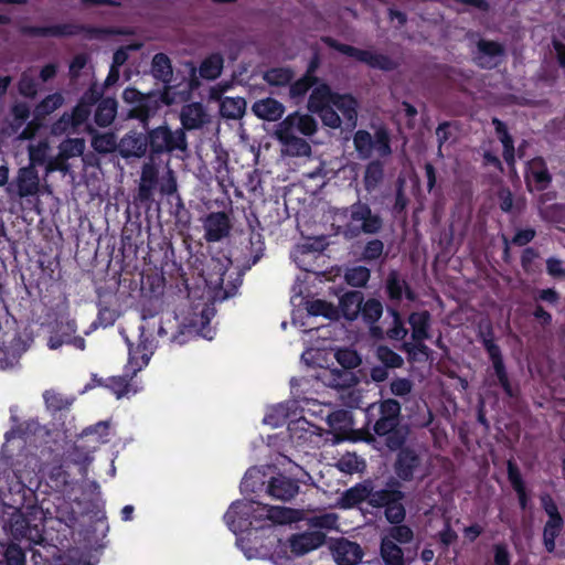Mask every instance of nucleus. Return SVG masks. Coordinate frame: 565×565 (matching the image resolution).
Here are the masks:
<instances>
[{"label":"nucleus","mask_w":565,"mask_h":565,"mask_svg":"<svg viewBox=\"0 0 565 565\" xmlns=\"http://www.w3.org/2000/svg\"><path fill=\"white\" fill-rule=\"evenodd\" d=\"M493 125L495 126V130L499 134L500 140L503 145V157L509 164H513L514 162V148L513 141L509 134L505 130L503 122L498 119H493Z\"/></svg>","instance_id":"obj_45"},{"label":"nucleus","mask_w":565,"mask_h":565,"mask_svg":"<svg viewBox=\"0 0 565 565\" xmlns=\"http://www.w3.org/2000/svg\"><path fill=\"white\" fill-rule=\"evenodd\" d=\"M331 429L339 433H345L352 428V418L349 411L339 409L332 412L327 417Z\"/></svg>","instance_id":"obj_40"},{"label":"nucleus","mask_w":565,"mask_h":565,"mask_svg":"<svg viewBox=\"0 0 565 565\" xmlns=\"http://www.w3.org/2000/svg\"><path fill=\"white\" fill-rule=\"evenodd\" d=\"M254 504L252 509L253 525L262 527V524H257L262 521H270L273 523L284 524L295 522L300 519L298 511H295L285 507L267 505L259 502L250 501Z\"/></svg>","instance_id":"obj_8"},{"label":"nucleus","mask_w":565,"mask_h":565,"mask_svg":"<svg viewBox=\"0 0 565 565\" xmlns=\"http://www.w3.org/2000/svg\"><path fill=\"white\" fill-rule=\"evenodd\" d=\"M525 178L531 190H543L551 180L546 168L540 159L530 162Z\"/></svg>","instance_id":"obj_28"},{"label":"nucleus","mask_w":565,"mask_h":565,"mask_svg":"<svg viewBox=\"0 0 565 565\" xmlns=\"http://www.w3.org/2000/svg\"><path fill=\"white\" fill-rule=\"evenodd\" d=\"M31 518L20 511L12 513L9 522V529L15 540H28L39 544L43 540L42 529L39 524H32Z\"/></svg>","instance_id":"obj_10"},{"label":"nucleus","mask_w":565,"mask_h":565,"mask_svg":"<svg viewBox=\"0 0 565 565\" xmlns=\"http://www.w3.org/2000/svg\"><path fill=\"white\" fill-rule=\"evenodd\" d=\"M228 88V85H215L210 89V98L221 100L220 111L221 115L228 119L241 118L246 108V102L242 97H225L222 99L223 93Z\"/></svg>","instance_id":"obj_14"},{"label":"nucleus","mask_w":565,"mask_h":565,"mask_svg":"<svg viewBox=\"0 0 565 565\" xmlns=\"http://www.w3.org/2000/svg\"><path fill=\"white\" fill-rule=\"evenodd\" d=\"M18 190L20 196L33 195L39 190V178L33 168H23L18 177Z\"/></svg>","instance_id":"obj_29"},{"label":"nucleus","mask_w":565,"mask_h":565,"mask_svg":"<svg viewBox=\"0 0 565 565\" xmlns=\"http://www.w3.org/2000/svg\"><path fill=\"white\" fill-rule=\"evenodd\" d=\"M205 238L209 242H217L230 232V221L225 213H211L204 221Z\"/></svg>","instance_id":"obj_23"},{"label":"nucleus","mask_w":565,"mask_h":565,"mask_svg":"<svg viewBox=\"0 0 565 565\" xmlns=\"http://www.w3.org/2000/svg\"><path fill=\"white\" fill-rule=\"evenodd\" d=\"M383 166L379 161L367 164L364 173V184L367 191L374 190L383 180Z\"/></svg>","instance_id":"obj_43"},{"label":"nucleus","mask_w":565,"mask_h":565,"mask_svg":"<svg viewBox=\"0 0 565 565\" xmlns=\"http://www.w3.org/2000/svg\"><path fill=\"white\" fill-rule=\"evenodd\" d=\"M213 316L214 309L207 305H203V307L200 309V312H194L193 316L190 318L189 326L193 328L201 327L203 329L204 326L210 322Z\"/></svg>","instance_id":"obj_54"},{"label":"nucleus","mask_w":565,"mask_h":565,"mask_svg":"<svg viewBox=\"0 0 565 565\" xmlns=\"http://www.w3.org/2000/svg\"><path fill=\"white\" fill-rule=\"evenodd\" d=\"M383 312L382 303L377 300L370 299L363 306L361 305V313L369 322L376 321Z\"/></svg>","instance_id":"obj_53"},{"label":"nucleus","mask_w":565,"mask_h":565,"mask_svg":"<svg viewBox=\"0 0 565 565\" xmlns=\"http://www.w3.org/2000/svg\"><path fill=\"white\" fill-rule=\"evenodd\" d=\"M363 298L360 292H348L340 299V310L344 318L354 320L361 312Z\"/></svg>","instance_id":"obj_31"},{"label":"nucleus","mask_w":565,"mask_h":565,"mask_svg":"<svg viewBox=\"0 0 565 565\" xmlns=\"http://www.w3.org/2000/svg\"><path fill=\"white\" fill-rule=\"evenodd\" d=\"M313 84H315V79L310 75H307V76L298 79L290 87V90H289L290 97L291 98L302 97L309 90V88L313 86Z\"/></svg>","instance_id":"obj_57"},{"label":"nucleus","mask_w":565,"mask_h":565,"mask_svg":"<svg viewBox=\"0 0 565 565\" xmlns=\"http://www.w3.org/2000/svg\"><path fill=\"white\" fill-rule=\"evenodd\" d=\"M393 316V327L388 330L387 334L391 339L403 340L407 335V329L404 327V323L397 311H392Z\"/></svg>","instance_id":"obj_62"},{"label":"nucleus","mask_w":565,"mask_h":565,"mask_svg":"<svg viewBox=\"0 0 565 565\" xmlns=\"http://www.w3.org/2000/svg\"><path fill=\"white\" fill-rule=\"evenodd\" d=\"M429 319L430 316L427 311L414 312L409 316L408 322L412 327V338L414 341L422 342L429 338Z\"/></svg>","instance_id":"obj_30"},{"label":"nucleus","mask_w":565,"mask_h":565,"mask_svg":"<svg viewBox=\"0 0 565 565\" xmlns=\"http://www.w3.org/2000/svg\"><path fill=\"white\" fill-rule=\"evenodd\" d=\"M487 349H488L489 355L492 360L493 367H494L495 374L498 376L499 383L502 385L504 391L509 395H511L512 393H511L510 384H509L508 376H507L504 367H503V362H502V359L500 355L499 348L493 343H487Z\"/></svg>","instance_id":"obj_34"},{"label":"nucleus","mask_w":565,"mask_h":565,"mask_svg":"<svg viewBox=\"0 0 565 565\" xmlns=\"http://www.w3.org/2000/svg\"><path fill=\"white\" fill-rule=\"evenodd\" d=\"M253 113L260 119L276 121L285 113V106L274 98H264L254 103Z\"/></svg>","instance_id":"obj_25"},{"label":"nucleus","mask_w":565,"mask_h":565,"mask_svg":"<svg viewBox=\"0 0 565 565\" xmlns=\"http://www.w3.org/2000/svg\"><path fill=\"white\" fill-rule=\"evenodd\" d=\"M370 278V270L364 266H356L345 273L348 284L354 287L364 286Z\"/></svg>","instance_id":"obj_51"},{"label":"nucleus","mask_w":565,"mask_h":565,"mask_svg":"<svg viewBox=\"0 0 565 565\" xmlns=\"http://www.w3.org/2000/svg\"><path fill=\"white\" fill-rule=\"evenodd\" d=\"M401 500L399 491L387 490L375 492L371 498L372 503L385 507V515L391 523H399L404 520L405 510Z\"/></svg>","instance_id":"obj_12"},{"label":"nucleus","mask_w":565,"mask_h":565,"mask_svg":"<svg viewBox=\"0 0 565 565\" xmlns=\"http://www.w3.org/2000/svg\"><path fill=\"white\" fill-rule=\"evenodd\" d=\"M501 55L502 47L498 43L484 40L479 41L476 58L480 66L487 68L495 66L499 63Z\"/></svg>","instance_id":"obj_27"},{"label":"nucleus","mask_w":565,"mask_h":565,"mask_svg":"<svg viewBox=\"0 0 565 565\" xmlns=\"http://www.w3.org/2000/svg\"><path fill=\"white\" fill-rule=\"evenodd\" d=\"M254 504L249 500L234 502L224 515L227 526L235 534L247 531L253 525L252 509Z\"/></svg>","instance_id":"obj_11"},{"label":"nucleus","mask_w":565,"mask_h":565,"mask_svg":"<svg viewBox=\"0 0 565 565\" xmlns=\"http://www.w3.org/2000/svg\"><path fill=\"white\" fill-rule=\"evenodd\" d=\"M76 324L74 321H67L61 324L56 334L51 335L47 345L51 350H56L63 344H71L78 350L85 349V340L82 337L75 335Z\"/></svg>","instance_id":"obj_16"},{"label":"nucleus","mask_w":565,"mask_h":565,"mask_svg":"<svg viewBox=\"0 0 565 565\" xmlns=\"http://www.w3.org/2000/svg\"><path fill=\"white\" fill-rule=\"evenodd\" d=\"M383 539H391L394 543L396 541L401 544H404L412 541L413 532L405 525L394 526L390 530L388 535L384 536Z\"/></svg>","instance_id":"obj_59"},{"label":"nucleus","mask_w":565,"mask_h":565,"mask_svg":"<svg viewBox=\"0 0 565 565\" xmlns=\"http://www.w3.org/2000/svg\"><path fill=\"white\" fill-rule=\"evenodd\" d=\"M307 313L309 317L323 316L329 319H334L339 315L333 305L320 299L307 303Z\"/></svg>","instance_id":"obj_41"},{"label":"nucleus","mask_w":565,"mask_h":565,"mask_svg":"<svg viewBox=\"0 0 565 565\" xmlns=\"http://www.w3.org/2000/svg\"><path fill=\"white\" fill-rule=\"evenodd\" d=\"M209 268L213 269V273H203L204 281L209 291L216 290L223 285L226 266L218 259H212Z\"/></svg>","instance_id":"obj_33"},{"label":"nucleus","mask_w":565,"mask_h":565,"mask_svg":"<svg viewBox=\"0 0 565 565\" xmlns=\"http://www.w3.org/2000/svg\"><path fill=\"white\" fill-rule=\"evenodd\" d=\"M223 68V58L220 54H213L206 57L199 70L201 77L206 79L216 78Z\"/></svg>","instance_id":"obj_39"},{"label":"nucleus","mask_w":565,"mask_h":565,"mask_svg":"<svg viewBox=\"0 0 565 565\" xmlns=\"http://www.w3.org/2000/svg\"><path fill=\"white\" fill-rule=\"evenodd\" d=\"M46 407L52 411H61L70 405V402L55 391H45L43 394Z\"/></svg>","instance_id":"obj_55"},{"label":"nucleus","mask_w":565,"mask_h":565,"mask_svg":"<svg viewBox=\"0 0 565 565\" xmlns=\"http://www.w3.org/2000/svg\"><path fill=\"white\" fill-rule=\"evenodd\" d=\"M147 145V138L142 134L129 132L118 143V150L124 158H140L146 153Z\"/></svg>","instance_id":"obj_24"},{"label":"nucleus","mask_w":565,"mask_h":565,"mask_svg":"<svg viewBox=\"0 0 565 565\" xmlns=\"http://www.w3.org/2000/svg\"><path fill=\"white\" fill-rule=\"evenodd\" d=\"M64 103V97L60 93H54L46 96L36 107H35V118L31 120L26 127L21 131L20 139H31L34 137L36 130L41 126L39 119L43 118L57 108H60Z\"/></svg>","instance_id":"obj_13"},{"label":"nucleus","mask_w":565,"mask_h":565,"mask_svg":"<svg viewBox=\"0 0 565 565\" xmlns=\"http://www.w3.org/2000/svg\"><path fill=\"white\" fill-rule=\"evenodd\" d=\"M324 540L326 535L322 532L308 531L291 535L288 543L290 551L299 556L320 547Z\"/></svg>","instance_id":"obj_15"},{"label":"nucleus","mask_w":565,"mask_h":565,"mask_svg":"<svg viewBox=\"0 0 565 565\" xmlns=\"http://www.w3.org/2000/svg\"><path fill=\"white\" fill-rule=\"evenodd\" d=\"M85 141L81 138L67 139L60 146V153L57 158L50 160L46 170L52 172L55 170L64 169L63 161L73 157H78L84 152Z\"/></svg>","instance_id":"obj_21"},{"label":"nucleus","mask_w":565,"mask_h":565,"mask_svg":"<svg viewBox=\"0 0 565 565\" xmlns=\"http://www.w3.org/2000/svg\"><path fill=\"white\" fill-rule=\"evenodd\" d=\"M157 178V171L154 167L150 163H147L142 167L141 178H140V191H148L154 184Z\"/></svg>","instance_id":"obj_61"},{"label":"nucleus","mask_w":565,"mask_h":565,"mask_svg":"<svg viewBox=\"0 0 565 565\" xmlns=\"http://www.w3.org/2000/svg\"><path fill=\"white\" fill-rule=\"evenodd\" d=\"M292 78V73L288 68H271L264 75V79L273 86H284Z\"/></svg>","instance_id":"obj_48"},{"label":"nucleus","mask_w":565,"mask_h":565,"mask_svg":"<svg viewBox=\"0 0 565 565\" xmlns=\"http://www.w3.org/2000/svg\"><path fill=\"white\" fill-rule=\"evenodd\" d=\"M308 523L311 527L333 530L337 529L338 515L332 512L313 515L311 518H308Z\"/></svg>","instance_id":"obj_49"},{"label":"nucleus","mask_w":565,"mask_h":565,"mask_svg":"<svg viewBox=\"0 0 565 565\" xmlns=\"http://www.w3.org/2000/svg\"><path fill=\"white\" fill-rule=\"evenodd\" d=\"M289 404L294 406L296 404V401L288 402L287 404H279L276 407H274L271 412L265 416L264 423L273 427L282 425L285 419L290 416Z\"/></svg>","instance_id":"obj_46"},{"label":"nucleus","mask_w":565,"mask_h":565,"mask_svg":"<svg viewBox=\"0 0 565 565\" xmlns=\"http://www.w3.org/2000/svg\"><path fill=\"white\" fill-rule=\"evenodd\" d=\"M541 504L544 509L547 520L543 529V544L547 552L555 551L556 537L562 533L564 527V520L558 512V508L550 494L541 495Z\"/></svg>","instance_id":"obj_6"},{"label":"nucleus","mask_w":565,"mask_h":565,"mask_svg":"<svg viewBox=\"0 0 565 565\" xmlns=\"http://www.w3.org/2000/svg\"><path fill=\"white\" fill-rule=\"evenodd\" d=\"M307 107L309 111L320 117L324 126L331 129H339L343 125L350 129L356 126V100L349 94L333 93L326 84L313 88Z\"/></svg>","instance_id":"obj_1"},{"label":"nucleus","mask_w":565,"mask_h":565,"mask_svg":"<svg viewBox=\"0 0 565 565\" xmlns=\"http://www.w3.org/2000/svg\"><path fill=\"white\" fill-rule=\"evenodd\" d=\"M49 479L55 488H63L68 484V475L62 466L53 467L49 472Z\"/></svg>","instance_id":"obj_64"},{"label":"nucleus","mask_w":565,"mask_h":565,"mask_svg":"<svg viewBox=\"0 0 565 565\" xmlns=\"http://www.w3.org/2000/svg\"><path fill=\"white\" fill-rule=\"evenodd\" d=\"M395 471L398 478L405 481L412 480L422 472L420 458L412 449L405 448L401 450L396 459Z\"/></svg>","instance_id":"obj_17"},{"label":"nucleus","mask_w":565,"mask_h":565,"mask_svg":"<svg viewBox=\"0 0 565 565\" xmlns=\"http://www.w3.org/2000/svg\"><path fill=\"white\" fill-rule=\"evenodd\" d=\"M4 556L8 565H23L25 562V555L22 548L15 544L7 548Z\"/></svg>","instance_id":"obj_63"},{"label":"nucleus","mask_w":565,"mask_h":565,"mask_svg":"<svg viewBox=\"0 0 565 565\" xmlns=\"http://www.w3.org/2000/svg\"><path fill=\"white\" fill-rule=\"evenodd\" d=\"M316 377L323 385L334 388L350 387L355 382L352 372L330 367H321Z\"/></svg>","instance_id":"obj_22"},{"label":"nucleus","mask_w":565,"mask_h":565,"mask_svg":"<svg viewBox=\"0 0 565 565\" xmlns=\"http://www.w3.org/2000/svg\"><path fill=\"white\" fill-rule=\"evenodd\" d=\"M353 145L362 159L387 157L391 154L390 137L386 130L379 129L374 135L366 130H358L353 137Z\"/></svg>","instance_id":"obj_3"},{"label":"nucleus","mask_w":565,"mask_h":565,"mask_svg":"<svg viewBox=\"0 0 565 565\" xmlns=\"http://www.w3.org/2000/svg\"><path fill=\"white\" fill-rule=\"evenodd\" d=\"M139 343L136 348L129 345V360L127 364V372L136 375L137 372L148 365L151 355L154 352L156 343L151 335L146 334L145 329L141 328Z\"/></svg>","instance_id":"obj_9"},{"label":"nucleus","mask_w":565,"mask_h":565,"mask_svg":"<svg viewBox=\"0 0 565 565\" xmlns=\"http://www.w3.org/2000/svg\"><path fill=\"white\" fill-rule=\"evenodd\" d=\"M49 151L50 147L46 141H41L38 145H31L29 148L31 164H42L44 162L49 163L51 160L49 158Z\"/></svg>","instance_id":"obj_50"},{"label":"nucleus","mask_w":565,"mask_h":565,"mask_svg":"<svg viewBox=\"0 0 565 565\" xmlns=\"http://www.w3.org/2000/svg\"><path fill=\"white\" fill-rule=\"evenodd\" d=\"M290 438L297 446L305 444H313L320 437L317 433V427L311 425L302 416L291 420L288 424Z\"/></svg>","instance_id":"obj_19"},{"label":"nucleus","mask_w":565,"mask_h":565,"mask_svg":"<svg viewBox=\"0 0 565 565\" xmlns=\"http://www.w3.org/2000/svg\"><path fill=\"white\" fill-rule=\"evenodd\" d=\"M381 555L386 565H403V552L391 539H382Z\"/></svg>","instance_id":"obj_35"},{"label":"nucleus","mask_w":565,"mask_h":565,"mask_svg":"<svg viewBox=\"0 0 565 565\" xmlns=\"http://www.w3.org/2000/svg\"><path fill=\"white\" fill-rule=\"evenodd\" d=\"M117 114V102L113 98L103 99L95 114L98 126L106 127L113 122Z\"/></svg>","instance_id":"obj_32"},{"label":"nucleus","mask_w":565,"mask_h":565,"mask_svg":"<svg viewBox=\"0 0 565 565\" xmlns=\"http://www.w3.org/2000/svg\"><path fill=\"white\" fill-rule=\"evenodd\" d=\"M149 143L153 152H172L185 150V134L181 129L171 130L168 126H160L149 132Z\"/></svg>","instance_id":"obj_7"},{"label":"nucleus","mask_w":565,"mask_h":565,"mask_svg":"<svg viewBox=\"0 0 565 565\" xmlns=\"http://www.w3.org/2000/svg\"><path fill=\"white\" fill-rule=\"evenodd\" d=\"M96 100V96L94 93H90L89 95L86 94L84 98L77 104V106L73 109V113L70 114L72 116L73 121L75 122L76 127L81 126L86 121L90 114V106Z\"/></svg>","instance_id":"obj_42"},{"label":"nucleus","mask_w":565,"mask_h":565,"mask_svg":"<svg viewBox=\"0 0 565 565\" xmlns=\"http://www.w3.org/2000/svg\"><path fill=\"white\" fill-rule=\"evenodd\" d=\"M107 386L117 398L129 397L140 390L136 384L129 383L125 376H114L109 379Z\"/></svg>","instance_id":"obj_36"},{"label":"nucleus","mask_w":565,"mask_h":565,"mask_svg":"<svg viewBox=\"0 0 565 565\" xmlns=\"http://www.w3.org/2000/svg\"><path fill=\"white\" fill-rule=\"evenodd\" d=\"M92 146L99 153L113 152L118 148L117 138L111 132L95 135L92 140Z\"/></svg>","instance_id":"obj_44"},{"label":"nucleus","mask_w":565,"mask_h":565,"mask_svg":"<svg viewBox=\"0 0 565 565\" xmlns=\"http://www.w3.org/2000/svg\"><path fill=\"white\" fill-rule=\"evenodd\" d=\"M382 227V220L366 204L356 203L349 209L345 234L354 237L361 233L374 234Z\"/></svg>","instance_id":"obj_4"},{"label":"nucleus","mask_w":565,"mask_h":565,"mask_svg":"<svg viewBox=\"0 0 565 565\" xmlns=\"http://www.w3.org/2000/svg\"><path fill=\"white\" fill-rule=\"evenodd\" d=\"M332 556L339 565H356L362 558L361 547L348 540H339L333 543Z\"/></svg>","instance_id":"obj_20"},{"label":"nucleus","mask_w":565,"mask_h":565,"mask_svg":"<svg viewBox=\"0 0 565 565\" xmlns=\"http://www.w3.org/2000/svg\"><path fill=\"white\" fill-rule=\"evenodd\" d=\"M339 364L343 366V370H351L360 364V358L355 351L350 349L338 350L334 354Z\"/></svg>","instance_id":"obj_52"},{"label":"nucleus","mask_w":565,"mask_h":565,"mask_svg":"<svg viewBox=\"0 0 565 565\" xmlns=\"http://www.w3.org/2000/svg\"><path fill=\"white\" fill-rule=\"evenodd\" d=\"M77 127L73 121L72 116L70 114H64L55 124L52 126V134L62 135L66 132L76 131Z\"/></svg>","instance_id":"obj_60"},{"label":"nucleus","mask_w":565,"mask_h":565,"mask_svg":"<svg viewBox=\"0 0 565 565\" xmlns=\"http://www.w3.org/2000/svg\"><path fill=\"white\" fill-rule=\"evenodd\" d=\"M379 411L380 417L398 420L401 406L399 403L396 402L395 399H386L380 404Z\"/></svg>","instance_id":"obj_58"},{"label":"nucleus","mask_w":565,"mask_h":565,"mask_svg":"<svg viewBox=\"0 0 565 565\" xmlns=\"http://www.w3.org/2000/svg\"><path fill=\"white\" fill-rule=\"evenodd\" d=\"M181 122L186 129H196L209 121V116L200 103L185 105L181 110Z\"/></svg>","instance_id":"obj_26"},{"label":"nucleus","mask_w":565,"mask_h":565,"mask_svg":"<svg viewBox=\"0 0 565 565\" xmlns=\"http://www.w3.org/2000/svg\"><path fill=\"white\" fill-rule=\"evenodd\" d=\"M323 42L330 47L366 64L370 67L382 71H391L396 67V63L388 56L373 50H360L358 47L341 44L331 38H324Z\"/></svg>","instance_id":"obj_5"},{"label":"nucleus","mask_w":565,"mask_h":565,"mask_svg":"<svg viewBox=\"0 0 565 565\" xmlns=\"http://www.w3.org/2000/svg\"><path fill=\"white\" fill-rule=\"evenodd\" d=\"M265 484V476L258 468L249 469L241 483V489L244 493H254L260 490Z\"/></svg>","instance_id":"obj_37"},{"label":"nucleus","mask_w":565,"mask_h":565,"mask_svg":"<svg viewBox=\"0 0 565 565\" xmlns=\"http://www.w3.org/2000/svg\"><path fill=\"white\" fill-rule=\"evenodd\" d=\"M151 72L156 78L169 82L172 76L170 58L163 53L156 54L152 58Z\"/></svg>","instance_id":"obj_38"},{"label":"nucleus","mask_w":565,"mask_h":565,"mask_svg":"<svg viewBox=\"0 0 565 565\" xmlns=\"http://www.w3.org/2000/svg\"><path fill=\"white\" fill-rule=\"evenodd\" d=\"M318 130L317 120L309 114L295 111L281 120L276 129L275 137L281 145V152L290 157H309L310 145L298 136L306 137L315 135Z\"/></svg>","instance_id":"obj_2"},{"label":"nucleus","mask_w":565,"mask_h":565,"mask_svg":"<svg viewBox=\"0 0 565 565\" xmlns=\"http://www.w3.org/2000/svg\"><path fill=\"white\" fill-rule=\"evenodd\" d=\"M266 492L276 500L288 501L299 492L298 483L282 475L273 477L267 487Z\"/></svg>","instance_id":"obj_18"},{"label":"nucleus","mask_w":565,"mask_h":565,"mask_svg":"<svg viewBox=\"0 0 565 565\" xmlns=\"http://www.w3.org/2000/svg\"><path fill=\"white\" fill-rule=\"evenodd\" d=\"M18 88L21 95L25 97H34L38 93V84L35 82V74L32 70L22 73Z\"/></svg>","instance_id":"obj_47"},{"label":"nucleus","mask_w":565,"mask_h":565,"mask_svg":"<svg viewBox=\"0 0 565 565\" xmlns=\"http://www.w3.org/2000/svg\"><path fill=\"white\" fill-rule=\"evenodd\" d=\"M376 354L379 360L390 367H398L403 364V359L386 347H380Z\"/></svg>","instance_id":"obj_56"}]
</instances>
